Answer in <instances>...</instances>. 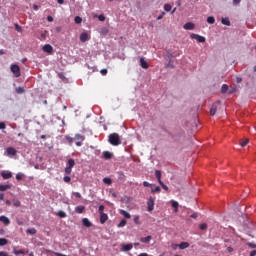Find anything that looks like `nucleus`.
I'll return each mask as SVG.
<instances>
[{"instance_id": "1", "label": "nucleus", "mask_w": 256, "mask_h": 256, "mask_svg": "<svg viewBox=\"0 0 256 256\" xmlns=\"http://www.w3.org/2000/svg\"><path fill=\"white\" fill-rule=\"evenodd\" d=\"M108 142L110 145L117 147L121 145V136H119L117 133H112L108 136Z\"/></svg>"}, {"instance_id": "2", "label": "nucleus", "mask_w": 256, "mask_h": 256, "mask_svg": "<svg viewBox=\"0 0 256 256\" xmlns=\"http://www.w3.org/2000/svg\"><path fill=\"white\" fill-rule=\"evenodd\" d=\"M10 70L13 73L14 77H21V68L17 64H12Z\"/></svg>"}, {"instance_id": "3", "label": "nucleus", "mask_w": 256, "mask_h": 256, "mask_svg": "<svg viewBox=\"0 0 256 256\" xmlns=\"http://www.w3.org/2000/svg\"><path fill=\"white\" fill-rule=\"evenodd\" d=\"M155 209V198L149 197L147 201V211L151 212Z\"/></svg>"}, {"instance_id": "4", "label": "nucleus", "mask_w": 256, "mask_h": 256, "mask_svg": "<svg viewBox=\"0 0 256 256\" xmlns=\"http://www.w3.org/2000/svg\"><path fill=\"white\" fill-rule=\"evenodd\" d=\"M190 37H191V39H196V41H198V43H205V41H206L205 37H203L199 34H191Z\"/></svg>"}, {"instance_id": "5", "label": "nucleus", "mask_w": 256, "mask_h": 256, "mask_svg": "<svg viewBox=\"0 0 256 256\" xmlns=\"http://www.w3.org/2000/svg\"><path fill=\"white\" fill-rule=\"evenodd\" d=\"M183 29L186 31H193V29H195V24L193 22H187L184 24Z\"/></svg>"}, {"instance_id": "6", "label": "nucleus", "mask_w": 256, "mask_h": 256, "mask_svg": "<svg viewBox=\"0 0 256 256\" xmlns=\"http://www.w3.org/2000/svg\"><path fill=\"white\" fill-rule=\"evenodd\" d=\"M90 37L89 34H87V32H83L80 34V41L81 43H85L87 41H89Z\"/></svg>"}, {"instance_id": "7", "label": "nucleus", "mask_w": 256, "mask_h": 256, "mask_svg": "<svg viewBox=\"0 0 256 256\" xmlns=\"http://www.w3.org/2000/svg\"><path fill=\"white\" fill-rule=\"evenodd\" d=\"M217 105H219V102H215L210 108V115L212 117L217 113Z\"/></svg>"}, {"instance_id": "8", "label": "nucleus", "mask_w": 256, "mask_h": 256, "mask_svg": "<svg viewBox=\"0 0 256 256\" xmlns=\"http://www.w3.org/2000/svg\"><path fill=\"white\" fill-rule=\"evenodd\" d=\"M6 153H7V155L15 156V155H17V150L15 148H13V147H8L6 149Z\"/></svg>"}, {"instance_id": "9", "label": "nucleus", "mask_w": 256, "mask_h": 256, "mask_svg": "<svg viewBox=\"0 0 256 256\" xmlns=\"http://www.w3.org/2000/svg\"><path fill=\"white\" fill-rule=\"evenodd\" d=\"M109 219V216L105 213L100 214V223L104 225V223Z\"/></svg>"}, {"instance_id": "10", "label": "nucleus", "mask_w": 256, "mask_h": 256, "mask_svg": "<svg viewBox=\"0 0 256 256\" xmlns=\"http://www.w3.org/2000/svg\"><path fill=\"white\" fill-rule=\"evenodd\" d=\"M43 51L45 53H53V46L46 44L43 46Z\"/></svg>"}, {"instance_id": "11", "label": "nucleus", "mask_w": 256, "mask_h": 256, "mask_svg": "<svg viewBox=\"0 0 256 256\" xmlns=\"http://www.w3.org/2000/svg\"><path fill=\"white\" fill-rule=\"evenodd\" d=\"M140 65L142 69H149V64L145 61V58H140Z\"/></svg>"}, {"instance_id": "12", "label": "nucleus", "mask_w": 256, "mask_h": 256, "mask_svg": "<svg viewBox=\"0 0 256 256\" xmlns=\"http://www.w3.org/2000/svg\"><path fill=\"white\" fill-rule=\"evenodd\" d=\"M103 157H104L106 160L113 159V153H111V152H109V151H104V152H103Z\"/></svg>"}, {"instance_id": "13", "label": "nucleus", "mask_w": 256, "mask_h": 256, "mask_svg": "<svg viewBox=\"0 0 256 256\" xmlns=\"http://www.w3.org/2000/svg\"><path fill=\"white\" fill-rule=\"evenodd\" d=\"M84 211H85V206H83V205L75 207V212L78 214L84 213Z\"/></svg>"}, {"instance_id": "14", "label": "nucleus", "mask_w": 256, "mask_h": 256, "mask_svg": "<svg viewBox=\"0 0 256 256\" xmlns=\"http://www.w3.org/2000/svg\"><path fill=\"white\" fill-rule=\"evenodd\" d=\"M82 225H84V227H92L93 224L87 218H83Z\"/></svg>"}, {"instance_id": "15", "label": "nucleus", "mask_w": 256, "mask_h": 256, "mask_svg": "<svg viewBox=\"0 0 256 256\" xmlns=\"http://www.w3.org/2000/svg\"><path fill=\"white\" fill-rule=\"evenodd\" d=\"M153 239L152 236H146V237H142L140 238L141 243H150V241Z\"/></svg>"}, {"instance_id": "16", "label": "nucleus", "mask_w": 256, "mask_h": 256, "mask_svg": "<svg viewBox=\"0 0 256 256\" xmlns=\"http://www.w3.org/2000/svg\"><path fill=\"white\" fill-rule=\"evenodd\" d=\"M0 221L4 223V225H9V223H11V220H9L6 216H0Z\"/></svg>"}, {"instance_id": "17", "label": "nucleus", "mask_w": 256, "mask_h": 256, "mask_svg": "<svg viewBox=\"0 0 256 256\" xmlns=\"http://www.w3.org/2000/svg\"><path fill=\"white\" fill-rule=\"evenodd\" d=\"M133 249V244H124L122 245V250L123 251H131Z\"/></svg>"}, {"instance_id": "18", "label": "nucleus", "mask_w": 256, "mask_h": 256, "mask_svg": "<svg viewBox=\"0 0 256 256\" xmlns=\"http://www.w3.org/2000/svg\"><path fill=\"white\" fill-rule=\"evenodd\" d=\"M179 249H188L189 243L188 242H181L179 245H176Z\"/></svg>"}, {"instance_id": "19", "label": "nucleus", "mask_w": 256, "mask_h": 256, "mask_svg": "<svg viewBox=\"0 0 256 256\" xmlns=\"http://www.w3.org/2000/svg\"><path fill=\"white\" fill-rule=\"evenodd\" d=\"M3 179H11L13 177V174L11 172H2Z\"/></svg>"}, {"instance_id": "20", "label": "nucleus", "mask_w": 256, "mask_h": 256, "mask_svg": "<svg viewBox=\"0 0 256 256\" xmlns=\"http://www.w3.org/2000/svg\"><path fill=\"white\" fill-rule=\"evenodd\" d=\"M67 167H70L73 169L75 167V160L73 158H70L67 162Z\"/></svg>"}, {"instance_id": "21", "label": "nucleus", "mask_w": 256, "mask_h": 256, "mask_svg": "<svg viewBox=\"0 0 256 256\" xmlns=\"http://www.w3.org/2000/svg\"><path fill=\"white\" fill-rule=\"evenodd\" d=\"M120 213L123 215V217H125V219H131V214H129V212L121 210Z\"/></svg>"}, {"instance_id": "22", "label": "nucleus", "mask_w": 256, "mask_h": 256, "mask_svg": "<svg viewBox=\"0 0 256 256\" xmlns=\"http://www.w3.org/2000/svg\"><path fill=\"white\" fill-rule=\"evenodd\" d=\"M172 207L173 209H175V213H177L179 211V202L177 201H172Z\"/></svg>"}, {"instance_id": "23", "label": "nucleus", "mask_w": 256, "mask_h": 256, "mask_svg": "<svg viewBox=\"0 0 256 256\" xmlns=\"http://www.w3.org/2000/svg\"><path fill=\"white\" fill-rule=\"evenodd\" d=\"M7 189H11V185L9 184L0 185V191H7Z\"/></svg>"}, {"instance_id": "24", "label": "nucleus", "mask_w": 256, "mask_h": 256, "mask_svg": "<svg viewBox=\"0 0 256 256\" xmlns=\"http://www.w3.org/2000/svg\"><path fill=\"white\" fill-rule=\"evenodd\" d=\"M221 23L222 25H227V27L231 25V21H229V18H222Z\"/></svg>"}, {"instance_id": "25", "label": "nucleus", "mask_w": 256, "mask_h": 256, "mask_svg": "<svg viewBox=\"0 0 256 256\" xmlns=\"http://www.w3.org/2000/svg\"><path fill=\"white\" fill-rule=\"evenodd\" d=\"M9 243V240L6 238H0V247H5Z\"/></svg>"}, {"instance_id": "26", "label": "nucleus", "mask_w": 256, "mask_h": 256, "mask_svg": "<svg viewBox=\"0 0 256 256\" xmlns=\"http://www.w3.org/2000/svg\"><path fill=\"white\" fill-rule=\"evenodd\" d=\"M155 177L158 180V183L162 182V180H161V171L160 170L155 171Z\"/></svg>"}, {"instance_id": "27", "label": "nucleus", "mask_w": 256, "mask_h": 256, "mask_svg": "<svg viewBox=\"0 0 256 256\" xmlns=\"http://www.w3.org/2000/svg\"><path fill=\"white\" fill-rule=\"evenodd\" d=\"M26 233H28V235H35L37 233V229L29 228L26 230Z\"/></svg>"}, {"instance_id": "28", "label": "nucleus", "mask_w": 256, "mask_h": 256, "mask_svg": "<svg viewBox=\"0 0 256 256\" xmlns=\"http://www.w3.org/2000/svg\"><path fill=\"white\" fill-rule=\"evenodd\" d=\"M12 203L14 207H21V201H19V199H13Z\"/></svg>"}, {"instance_id": "29", "label": "nucleus", "mask_w": 256, "mask_h": 256, "mask_svg": "<svg viewBox=\"0 0 256 256\" xmlns=\"http://www.w3.org/2000/svg\"><path fill=\"white\" fill-rule=\"evenodd\" d=\"M229 91V86L227 84H223L221 87V93H227Z\"/></svg>"}, {"instance_id": "30", "label": "nucleus", "mask_w": 256, "mask_h": 256, "mask_svg": "<svg viewBox=\"0 0 256 256\" xmlns=\"http://www.w3.org/2000/svg\"><path fill=\"white\" fill-rule=\"evenodd\" d=\"M74 21H75V23H76L77 25H79V24L83 23V18H81L80 16H76V17L74 18Z\"/></svg>"}, {"instance_id": "31", "label": "nucleus", "mask_w": 256, "mask_h": 256, "mask_svg": "<svg viewBox=\"0 0 256 256\" xmlns=\"http://www.w3.org/2000/svg\"><path fill=\"white\" fill-rule=\"evenodd\" d=\"M127 225V220L122 219L120 223L117 225L118 228L125 227Z\"/></svg>"}, {"instance_id": "32", "label": "nucleus", "mask_w": 256, "mask_h": 256, "mask_svg": "<svg viewBox=\"0 0 256 256\" xmlns=\"http://www.w3.org/2000/svg\"><path fill=\"white\" fill-rule=\"evenodd\" d=\"M57 215L58 217H61V219L67 217V214L63 210L58 211Z\"/></svg>"}, {"instance_id": "33", "label": "nucleus", "mask_w": 256, "mask_h": 256, "mask_svg": "<svg viewBox=\"0 0 256 256\" xmlns=\"http://www.w3.org/2000/svg\"><path fill=\"white\" fill-rule=\"evenodd\" d=\"M249 143V139L245 138L244 140L240 141V145L241 147H245L246 145H248Z\"/></svg>"}, {"instance_id": "34", "label": "nucleus", "mask_w": 256, "mask_h": 256, "mask_svg": "<svg viewBox=\"0 0 256 256\" xmlns=\"http://www.w3.org/2000/svg\"><path fill=\"white\" fill-rule=\"evenodd\" d=\"M207 23H209L210 25H213V23H215V17L209 16L207 18Z\"/></svg>"}, {"instance_id": "35", "label": "nucleus", "mask_w": 256, "mask_h": 256, "mask_svg": "<svg viewBox=\"0 0 256 256\" xmlns=\"http://www.w3.org/2000/svg\"><path fill=\"white\" fill-rule=\"evenodd\" d=\"M103 183H105V185H111V183H113V180H111V178H104Z\"/></svg>"}, {"instance_id": "36", "label": "nucleus", "mask_w": 256, "mask_h": 256, "mask_svg": "<svg viewBox=\"0 0 256 256\" xmlns=\"http://www.w3.org/2000/svg\"><path fill=\"white\" fill-rule=\"evenodd\" d=\"M151 193H161V187L152 188Z\"/></svg>"}, {"instance_id": "37", "label": "nucleus", "mask_w": 256, "mask_h": 256, "mask_svg": "<svg viewBox=\"0 0 256 256\" xmlns=\"http://www.w3.org/2000/svg\"><path fill=\"white\" fill-rule=\"evenodd\" d=\"M104 211H105V206L100 205L99 208H98L99 215H101L102 213H105Z\"/></svg>"}, {"instance_id": "38", "label": "nucleus", "mask_w": 256, "mask_h": 256, "mask_svg": "<svg viewBox=\"0 0 256 256\" xmlns=\"http://www.w3.org/2000/svg\"><path fill=\"white\" fill-rule=\"evenodd\" d=\"M159 185H161L162 189H164V191H169V187L167 185H165V183L159 182Z\"/></svg>"}, {"instance_id": "39", "label": "nucleus", "mask_w": 256, "mask_h": 256, "mask_svg": "<svg viewBox=\"0 0 256 256\" xmlns=\"http://www.w3.org/2000/svg\"><path fill=\"white\" fill-rule=\"evenodd\" d=\"M72 169H73V168H70L69 166H66V168H65V173H66V175H71Z\"/></svg>"}, {"instance_id": "40", "label": "nucleus", "mask_w": 256, "mask_h": 256, "mask_svg": "<svg viewBox=\"0 0 256 256\" xmlns=\"http://www.w3.org/2000/svg\"><path fill=\"white\" fill-rule=\"evenodd\" d=\"M14 255H25L23 250H14Z\"/></svg>"}, {"instance_id": "41", "label": "nucleus", "mask_w": 256, "mask_h": 256, "mask_svg": "<svg viewBox=\"0 0 256 256\" xmlns=\"http://www.w3.org/2000/svg\"><path fill=\"white\" fill-rule=\"evenodd\" d=\"M16 93L18 94L25 93V89H23V87H18L16 88Z\"/></svg>"}, {"instance_id": "42", "label": "nucleus", "mask_w": 256, "mask_h": 256, "mask_svg": "<svg viewBox=\"0 0 256 256\" xmlns=\"http://www.w3.org/2000/svg\"><path fill=\"white\" fill-rule=\"evenodd\" d=\"M63 181H64L65 183H71V177H69V176H64Z\"/></svg>"}, {"instance_id": "43", "label": "nucleus", "mask_w": 256, "mask_h": 256, "mask_svg": "<svg viewBox=\"0 0 256 256\" xmlns=\"http://www.w3.org/2000/svg\"><path fill=\"white\" fill-rule=\"evenodd\" d=\"M200 229H201V231H205V229H207V224L206 223H202V224H200Z\"/></svg>"}, {"instance_id": "44", "label": "nucleus", "mask_w": 256, "mask_h": 256, "mask_svg": "<svg viewBox=\"0 0 256 256\" xmlns=\"http://www.w3.org/2000/svg\"><path fill=\"white\" fill-rule=\"evenodd\" d=\"M134 223H135L136 225H141V222L139 221V216H135V217H134Z\"/></svg>"}, {"instance_id": "45", "label": "nucleus", "mask_w": 256, "mask_h": 256, "mask_svg": "<svg viewBox=\"0 0 256 256\" xmlns=\"http://www.w3.org/2000/svg\"><path fill=\"white\" fill-rule=\"evenodd\" d=\"M164 10L167 11V12L171 11V5L170 4H166L164 6Z\"/></svg>"}, {"instance_id": "46", "label": "nucleus", "mask_w": 256, "mask_h": 256, "mask_svg": "<svg viewBox=\"0 0 256 256\" xmlns=\"http://www.w3.org/2000/svg\"><path fill=\"white\" fill-rule=\"evenodd\" d=\"M16 179L17 181H21V179H23V174L21 173L16 174Z\"/></svg>"}, {"instance_id": "47", "label": "nucleus", "mask_w": 256, "mask_h": 256, "mask_svg": "<svg viewBox=\"0 0 256 256\" xmlns=\"http://www.w3.org/2000/svg\"><path fill=\"white\" fill-rule=\"evenodd\" d=\"M163 17H165V12H162V13L157 17V21H161V19H163Z\"/></svg>"}, {"instance_id": "48", "label": "nucleus", "mask_w": 256, "mask_h": 256, "mask_svg": "<svg viewBox=\"0 0 256 256\" xmlns=\"http://www.w3.org/2000/svg\"><path fill=\"white\" fill-rule=\"evenodd\" d=\"M7 125L5 122H0V129H6Z\"/></svg>"}, {"instance_id": "49", "label": "nucleus", "mask_w": 256, "mask_h": 256, "mask_svg": "<svg viewBox=\"0 0 256 256\" xmlns=\"http://www.w3.org/2000/svg\"><path fill=\"white\" fill-rule=\"evenodd\" d=\"M248 247L251 249H256V244L255 243H248Z\"/></svg>"}, {"instance_id": "50", "label": "nucleus", "mask_w": 256, "mask_h": 256, "mask_svg": "<svg viewBox=\"0 0 256 256\" xmlns=\"http://www.w3.org/2000/svg\"><path fill=\"white\" fill-rule=\"evenodd\" d=\"M99 21H105V15L101 14L98 16Z\"/></svg>"}, {"instance_id": "51", "label": "nucleus", "mask_w": 256, "mask_h": 256, "mask_svg": "<svg viewBox=\"0 0 256 256\" xmlns=\"http://www.w3.org/2000/svg\"><path fill=\"white\" fill-rule=\"evenodd\" d=\"M143 186L144 187H151V184L149 182H147V181H144L143 182Z\"/></svg>"}, {"instance_id": "52", "label": "nucleus", "mask_w": 256, "mask_h": 256, "mask_svg": "<svg viewBox=\"0 0 256 256\" xmlns=\"http://www.w3.org/2000/svg\"><path fill=\"white\" fill-rule=\"evenodd\" d=\"M192 219H197V217H199V215L197 213H193L190 216Z\"/></svg>"}, {"instance_id": "53", "label": "nucleus", "mask_w": 256, "mask_h": 256, "mask_svg": "<svg viewBox=\"0 0 256 256\" xmlns=\"http://www.w3.org/2000/svg\"><path fill=\"white\" fill-rule=\"evenodd\" d=\"M100 73H101V75H107V69H102V70L100 71Z\"/></svg>"}, {"instance_id": "54", "label": "nucleus", "mask_w": 256, "mask_h": 256, "mask_svg": "<svg viewBox=\"0 0 256 256\" xmlns=\"http://www.w3.org/2000/svg\"><path fill=\"white\" fill-rule=\"evenodd\" d=\"M75 137H76V139H78V140L83 139V135H81V134H76Z\"/></svg>"}, {"instance_id": "55", "label": "nucleus", "mask_w": 256, "mask_h": 256, "mask_svg": "<svg viewBox=\"0 0 256 256\" xmlns=\"http://www.w3.org/2000/svg\"><path fill=\"white\" fill-rule=\"evenodd\" d=\"M5 200V195L3 193H0V201H4Z\"/></svg>"}, {"instance_id": "56", "label": "nucleus", "mask_w": 256, "mask_h": 256, "mask_svg": "<svg viewBox=\"0 0 256 256\" xmlns=\"http://www.w3.org/2000/svg\"><path fill=\"white\" fill-rule=\"evenodd\" d=\"M15 27H16V31L21 32V26H19L18 24H16Z\"/></svg>"}, {"instance_id": "57", "label": "nucleus", "mask_w": 256, "mask_h": 256, "mask_svg": "<svg viewBox=\"0 0 256 256\" xmlns=\"http://www.w3.org/2000/svg\"><path fill=\"white\" fill-rule=\"evenodd\" d=\"M239 3H241V0H233L234 5H239Z\"/></svg>"}, {"instance_id": "58", "label": "nucleus", "mask_w": 256, "mask_h": 256, "mask_svg": "<svg viewBox=\"0 0 256 256\" xmlns=\"http://www.w3.org/2000/svg\"><path fill=\"white\" fill-rule=\"evenodd\" d=\"M227 251H228V253H233V247L229 246V247L227 248Z\"/></svg>"}, {"instance_id": "59", "label": "nucleus", "mask_w": 256, "mask_h": 256, "mask_svg": "<svg viewBox=\"0 0 256 256\" xmlns=\"http://www.w3.org/2000/svg\"><path fill=\"white\" fill-rule=\"evenodd\" d=\"M47 21H49V23L53 22L52 16H48V17H47Z\"/></svg>"}, {"instance_id": "60", "label": "nucleus", "mask_w": 256, "mask_h": 256, "mask_svg": "<svg viewBox=\"0 0 256 256\" xmlns=\"http://www.w3.org/2000/svg\"><path fill=\"white\" fill-rule=\"evenodd\" d=\"M57 3H58L59 5H63V3H65V0H57Z\"/></svg>"}, {"instance_id": "61", "label": "nucleus", "mask_w": 256, "mask_h": 256, "mask_svg": "<svg viewBox=\"0 0 256 256\" xmlns=\"http://www.w3.org/2000/svg\"><path fill=\"white\" fill-rule=\"evenodd\" d=\"M250 256H256V250H253V251L250 253Z\"/></svg>"}, {"instance_id": "62", "label": "nucleus", "mask_w": 256, "mask_h": 256, "mask_svg": "<svg viewBox=\"0 0 256 256\" xmlns=\"http://www.w3.org/2000/svg\"><path fill=\"white\" fill-rule=\"evenodd\" d=\"M6 205L11 206V200H6Z\"/></svg>"}, {"instance_id": "63", "label": "nucleus", "mask_w": 256, "mask_h": 256, "mask_svg": "<svg viewBox=\"0 0 256 256\" xmlns=\"http://www.w3.org/2000/svg\"><path fill=\"white\" fill-rule=\"evenodd\" d=\"M138 256H149L147 253H140Z\"/></svg>"}, {"instance_id": "64", "label": "nucleus", "mask_w": 256, "mask_h": 256, "mask_svg": "<svg viewBox=\"0 0 256 256\" xmlns=\"http://www.w3.org/2000/svg\"><path fill=\"white\" fill-rule=\"evenodd\" d=\"M17 224L18 225H24L23 221H19V220L17 221Z\"/></svg>"}]
</instances>
